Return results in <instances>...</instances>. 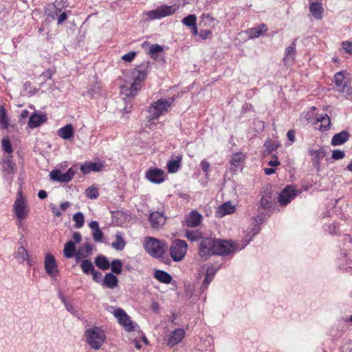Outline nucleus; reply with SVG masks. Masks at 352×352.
<instances>
[{"label":"nucleus","mask_w":352,"mask_h":352,"mask_svg":"<svg viewBox=\"0 0 352 352\" xmlns=\"http://www.w3.org/2000/svg\"><path fill=\"white\" fill-rule=\"evenodd\" d=\"M149 63L144 62L133 69L124 73V84L120 87L122 94L126 97H133L142 88V82L146 79Z\"/></svg>","instance_id":"1"},{"label":"nucleus","mask_w":352,"mask_h":352,"mask_svg":"<svg viewBox=\"0 0 352 352\" xmlns=\"http://www.w3.org/2000/svg\"><path fill=\"white\" fill-rule=\"evenodd\" d=\"M173 102V98H161L152 103L148 110L149 120L158 119L160 116L166 113Z\"/></svg>","instance_id":"2"},{"label":"nucleus","mask_w":352,"mask_h":352,"mask_svg":"<svg viewBox=\"0 0 352 352\" xmlns=\"http://www.w3.org/2000/svg\"><path fill=\"white\" fill-rule=\"evenodd\" d=\"M86 341L91 349L98 350L105 340L104 332L98 327H93L85 331Z\"/></svg>","instance_id":"3"},{"label":"nucleus","mask_w":352,"mask_h":352,"mask_svg":"<svg viewBox=\"0 0 352 352\" xmlns=\"http://www.w3.org/2000/svg\"><path fill=\"white\" fill-rule=\"evenodd\" d=\"M188 244L184 240L176 239L173 241L170 247V256L174 261H180L184 259L187 252Z\"/></svg>","instance_id":"4"},{"label":"nucleus","mask_w":352,"mask_h":352,"mask_svg":"<svg viewBox=\"0 0 352 352\" xmlns=\"http://www.w3.org/2000/svg\"><path fill=\"white\" fill-rule=\"evenodd\" d=\"M164 244L158 239L147 237L144 245L146 252L153 257H160L164 252Z\"/></svg>","instance_id":"5"},{"label":"nucleus","mask_w":352,"mask_h":352,"mask_svg":"<svg viewBox=\"0 0 352 352\" xmlns=\"http://www.w3.org/2000/svg\"><path fill=\"white\" fill-rule=\"evenodd\" d=\"M178 8L179 6L177 5H162L153 10L147 12L146 15L151 19H160L174 14Z\"/></svg>","instance_id":"6"},{"label":"nucleus","mask_w":352,"mask_h":352,"mask_svg":"<svg viewBox=\"0 0 352 352\" xmlns=\"http://www.w3.org/2000/svg\"><path fill=\"white\" fill-rule=\"evenodd\" d=\"M215 239L211 237L202 239L199 243V251L201 258L207 259L209 256L215 254Z\"/></svg>","instance_id":"7"},{"label":"nucleus","mask_w":352,"mask_h":352,"mask_svg":"<svg viewBox=\"0 0 352 352\" xmlns=\"http://www.w3.org/2000/svg\"><path fill=\"white\" fill-rule=\"evenodd\" d=\"M113 315L118 319V322L125 329L126 331H134V327L132 320L122 309L118 308L115 309L113 311Z\"/></svg>","instance_id":"8"},{"label":"nucleus","mask_w":352,"mask_h":352,"mask_svg":"<svg viewBox=\"0 0 352 352\" xmlns=\"http://www.w3.org/2000/svg\"><path fill=\"white\" fill-rule=\"evenodd\" d=\"M236 245L228 241L215 239V254L227 255L236 250Z\"/></svg>","instance_id":"9"},{"label":"nucleus","mask_w":352,"mask_h":352,"mask_svg":"<svg viewBox=\"0 0 352 352\" xmlns=\"http://www.w3.org/2000/svg\"><path fill=\"white\" fill-rule=\"evenodd\" d=\"M19 197L16 199L14 204V211L17 219L22 220L27 217L28 214V208L24 198L21 195V192H19Z\"/></svg>","instance_id":"10"},{"label":"nucleus","mask_w":352,"mask_h":352,"mask_svg":"<svg viewBox=\"0 0 352 352\" xmlns=\"http://www.w3.org/2000/svg\"><path fill=\"white\" fill-rule=\"evenodd\" d=\"M76 173V170L70 168L65 173H62L59 170H53L50 173V179L53 181L59 182H69Z\"/></svg>","instance_id":"11"},{"label":"nucleus","mask_w":352,"mask_h":352,"mask_svg":"<svg viewBox=\"0 0 352 352\" xmlns=\"http://www.w3.org/2000/svg\"><path fill=\"white\" fill-rule=\"evenodd\" d=\"M148 220L152 228L160 230L165 224L166 218L163 212L155 211L149 214Z\"/></svg>","instance_id":"12"},{"label":"nucleus","mask_w":352,"mask_h":352,"mask_svg":"<svg viewBox=\"0 0 352 352\" xmlns=\"http://www.w3.org/2000/svg\"><path fill=\"white\" fill-rule=\"evenodd\" d=\"M45 270L51 277L56 276L58 273V266L54 256L47 253L45 258Z\"/></svg>","instance_id":"13"},{"label":"nucleus","mask_w":352,"mask_h":352,"mask_svg":"<svg viewBox=\"0 0 352 352\" xmlns=\"http://www.w3.org/2000/svg\"><path fill=\"white\" fill-rule=\"evenodd\" d=\"M164 171L160 168H150L146 171V177L152 183L160 184L164 180Z\"/></svg>","instance_id":"14"},{"label":"nucleus","mask_w":352,"mask_h":352,"mask_svg":"<svg viewBox=\"0 0 352 352\" xmlns=\"http://www.w3.org/2000/svg\"><path fill=\"white\" fill-rule=\"evenodd\" d=\"M309 154L311 156L313 165L317 171L320 170V162L324 157L326 152L323 148H320L318 150L309 149Z\"/></svg>","instance_id":"15"},{"label":"nucleus","mask_w":352,"mask_h":352,"mask_svg":"<svg viewBox=\"0 0 352 352\" xmlns=\"http://www.w3.org/2000/svg\"><path fill=\"white\" fill-rule=\"evenodd\" d=\"M295 190L290 186H287L279 195L278 202L282 206L287 205L296 197Z\"/></svg>","instance_id":"16"},{"label":"nucleus","mask_w":352,"mask_h":352,"mask_svg":"<svg viewBox=\"0 0 352 352\" xmlns=\"http://www.w3.org/2000/svg\"><path fill=\"white\" fill-rule=\"evenodd\" d=\"M184 336L185 331L184 329H176L170 333L167 344L170 346H173L179 343Z\"/></svg>","instance_id":"17"},{"label":"nucleus","mask_w":352,"mask_h":352,"mask_svg":"<svg viewBox=\"0 0 352 352\" xmlns=\"http://www.w3.org/2000/svg\"><path fill=\"white\" fill-rule=\"evenodd\" d=\"M202 216L197 211L193 210L189 213L186 218V224L187 227H197L201 221Z\"/></svg>","instance_id":"18"},{"label":"nucleus","mask_w":352,"mask_h":352,"mask_svg":"<svg viewBox=\"0 0 352 352\" xmlns=\"http://www.w3.org/2000/svg\"><path fill=\"white\" fill-rule=\"evenodd\" d=\"M104 168V165L101 162H85L80 167V170L84 174H88L91 171H100Z\"/></svg>","instance_id":"19"},{"label":"nucleus","mask_w":352,"mask_h":352,"mask_svg":"<svg viewBox=\"0 0 352 352\" xmlns=\"http://www.w3.org/2000/svg\"><path fill=\"white\" fill-rule=\"evenodd\" d=\"M47 117L45 114L34 113L29 118L28 126L31 129L36 128L45 122Z\"/></svg>","instance_id":"20"},{"label":"nucleus","mask_w":352,"mask_h":352,"mask_svg":"<svg viewBox=\"0 0 352 352\" xmlns=\"http://www.w3.org/2000/svg\"><path fill=\"white\" fill-rule=\"evenodd\" d=\"M235 211V207L230 201L226 202L219 206L217 210L216 214L218 217H223L227 214L233 213Z\"/></svg>","instance_id":"21"},{"label":"nucleus","mask_w":352,"mask_h":352,"mask_svg":"<svg viewBox=\"0 0 352 352\" xmlns=\"http://www.w3.org/2000/svg\"><path fill=\"white\" fill-rule=\"evenodd\" d=\"M93 251V245L90 243H85L80 247H79L78 250L76 252V258L78 261L82 258H86L89 254L92 253Z\"/></svg>","instance_id":"22"},{"label":"nucleus","mask_w":352,"mask_h":352,"mask_svg":"<svg viewBox=\"0 0 352 352\" xmlns=\"http://www.w3.org/2000/svg\"><path fill=\"white\" fill-rule=\"evenodd\" d=\"M350 135L347 131H342L335 134L331 139V145L338 146L345 143L349 138Z\"/></svg>","instance_id":"23"},{"label":"nucleus","mask_w":352,"mask_h":352,"mask_svg":"<svg viewBox=\"0 0 352 352\" xmlns=\"http://www.w3.org/2000/svg\"><path fill=\"white\" fill-rule=\"evenodd\" d=\"M309 10L316 19L319 20L322 18L324 9L320 2L310 1Z\"/></svg>","instance_id":"24"},{"label":"nucleus","mask_w":352,"mask_h":352,"mask_svg":"<svg viewBox=\"0 0 352 352\" xmlns=\"http://www.w3.org/2000/svg\"><path fill=\"white\" fill-rule=\"evenodd\" d=\"M59 137L64 140H69L74 137V129L72 124H68L66 126L61 127L57 131Z\"/></svg>","instance_id":"25"},{"label":"nucleus","mask_w":352,"mask_h":352,"mask_svg":"<svg viewBox=\"0 0 352 352\" xmlns=\"http://www.w3.org/2000/svg\"><path fill=\"white\" fill-rule=\"evenodd\" d=\"M102 285L109 289H113L118 285V278L112 273H107L102 281Z\"/></svg>","instance_id":"26"},{"label":"nucleus","mask_w":352,"mask_h":352,"mask_svg":"<svg viewBox=\"0 0 352 352\" xmlns=\"http://www.w3.org/2000/svg\"><path fill=\"white\" fill-rule=\"evenodd\" d=\"M126 242L123 237L122 232L116 234V241L111 243L112 248L117 251H122L124 249Z\"/></svg>","instance_id":"27"},{"label":"nucleus","mask_w":352,"mask_h":352,"mask_svg":"<svg viewBox=\"0 0 352 352\" xmlns=\"http://www.w3.org/2000/svg\"><path fill=\"white\" fill-rule=\"evenodd\" d=\"M153 276L157 280L165 284L170 283L173 280L172 276L168 273L163 270H155Z\"/></svg>","instance_id":"28"},{"label":"nucleus","mask_w":352,"mask_h":352,"mask_svg":"<svg viewBox=\"0 0 352 352\" xmlns=\"http://www.w3.org/2000/svg\"><path fill=\"white\" fill-rule=\"evenodd\" d=\"M89 228L93 230V239L95 241H101L103 237V233L99 228L98 223L96 221H92L89 223Z\"/></svg>","instance_id":"29"},{"label":"nucleus","mask_w":352,"mask_h":352,"mask_svg":"<svg viewBox=\"0 0 352 352\" xmlns=\"http://www.w3.org/2000/svg\"><path fill=\"white\" fill-rule=\"evenodd\" d=\"M11 155H8L2 160V170L6 175H10L14 172L15 164L10 160Z\"/></svg>","instance_id":"30"},{"label":"nucleus","mask_w":352,"mask_h":352,"mask_svg":"<svg viewBox=\"0 0 352 352\" xmlns=\"http://www.w3.org/2000/svg\"><path fill=\"white\" fill-rule=\"evenodd\" d=\"M267 28L266 25L262 23L258 25L257 27L250 28L248 30L249 36L251 38L258 37L259 36L263 34L265 32H267Z\"/></svg>","instance_id":"31"},{"label":"nucleus","mask_w":352,"mask_h":352,"mask_svg":"<svg viewBox=\"0 0 352 352\" xmlns=\"http://www.w3.org/2000/svg\"><path fill=\"white\" fill-rule=\"evenodd\" d=\"M182 160V156L177 155L175 160H170L167 164L168 171L171 173H176L181 166Z\"/></svg>","instance_id":"32"},{"label":"nucleus","mask_w":352,"mask_h":352,"mask_svg":"<svg viewBox=\"0 0 352 352\" xmlns=\"http://www.w3.org/2000/svg\"><path fill=\"white\" fill-rule=\"evenodd\" d=\"M316 120H317V122H319L321 123V124L319 126L320 131H325L329 129L330 124H331V120H330V118L328 116L327 114L317 116Z\"/></svg>","instance_id":"33"},{"label":"nucleus","mask_w":352,"mask_h":352,"mask_svg":"<svg viewBox=\"0 0 352 352\" xmlns=\"http://www.w3.org/2000/svg\"><path fill=\"white\" fill-rule=\"evenodd\" d=\"M215 272L216 270L214 267H210L207 269L205 278L200 288V289L202 292L207 289L208 285L210 284V283L212 281Z\"/></svg>","instance_id":"34"},{"label":"nucleus","mask_w":352,"mask_h":352,"mask_svg":"<svg viewBox=\"0 0 352 352\" xmlns=\"http://www.w3.org/2000/svg\"><path fill=\"white\" fill-rule=\"evenodd\" d=\"M76 245L72 241H67L65 244L63 253L64 256L66 258H72L74 256H76Z\"/></svg>","instance_id":"35"},{"label":"nucleus","mask_w":352,"mask_h":352,"mask_svg":"<svg viewBox=\"0 0 352 352\" xmlns=\"http://www.w3.org/2000/svg\"><path fill=\"white\" fill-rule=\"evenodd\" d=\"M95 263L100 269L102 270H108L110 267V263L107 258L102 255L98 256L95 258Z\"/></svg>","instance_id":"36"},{"label":"nucleus","mask_w":352,"mask_h":352,"mask_svg":"<svg viewBox=\"0 0 352 352\" xmlns=\"http://www.w3.org/2000/svg\"><path fill=\"white\" fill-rule=\"evenodd\" d=\"M334 82L337 87L342 88V91H344L346 82L344 81V78L342 72H338L335 74Z\"/></svg>","instance_id":"37"},{"label":"nucleus","mask_w":352,"mask_h":352,"mask_svg":"<svg viewBox=\"0 0 352 352\" xmlns=\"http://www.w3.org/2000/svg\"><path fill=\"white\" fill-rule=\"evenodd\" d=\"M296 55V49H295V43H293L291 46H289L286 50L285 54V58L283 60L286 63L288 60H293L294 59Z\"/></svg>","instance_id":"38"},{"label":"nucleus","mask_w":352,"mask_h":352,"mask_svg":"<svg viewBox=\"0 0 352 352\" xmlns=\"http://www.w3.org/2000/svg\"><path fill=\"white\" fill-rule=\"evenodd\" d=\"M80 267L86 274H91L95 270L94 265L89 260H83L80 263Z\"/></svg>","instance_id":"39"},{"label":"nucleus","mask_w":352,"mask_h":352,"mask_svg":"<svg viewBox=\"0 0 352 352\" xmlns=\"http://www.w3.org/2000/svg\"><path fill=\"white\" fill-rule=\"evenodd\" d=\"M0 126L2 129H7L8 126V119L3 106H0Z\"/></svg>","instance_id":"40"},{"label":"nucleus","mask_w":352,"mask_h":352,"mask_svg":"<svg viewBox=\"0 0 352 352\" xmlns=\"http://www.w3.org/2000/svg\"><path fill=\"white\" fill-rule=\"evenodd\" d=\"M185 236L192 241H198L199 239L202 238L201 232L196 230H186L185 233Z\"/></svg>","instance_id":"41"},{"label":"nucleus","mask_w":352,"mask_h":352,"mask_svg":"<svg viewBox=\"0 0 352 352\" xmlns=\"http://www.w3.org/2000/svg\"><path fill=\"white\" fill-rule=\"evenodd\" d=\"M73 220L75 222V226L76 228H80L83 226L85 222L84 215L82 212H78L74 214Z\"/></svg>","instance_id":"42"},{"label":"nucleus","mask_w":352,"mask_h":352,"mask_svg":"<svg viewBox=\"0 0 352 352\" xmlns=\"http://www.w3.org/2000/svg\"><path fill=\"white\" fill-rule=\"evenodd\" d=\"M245 156L242 153H234L232 156L231 164L235 167H238L240 164L244 160Z\"/></svg>","instance_id":"43"},{"label":"nucleus","mask_w":352,"mask_h":352,"mask_svg":"<svg viewBox=\"0 0 352 352\" xmlns=\"http://www.w3.org/2000/svg\"><path fill=\"white\" fill-rule=\"evenodd\" d=\"M111 271L116 274H120L122 272V263L120 260L115 259L110 265Z\"/></svg>","instance_id":"44"},{"label":"nucleus","mask_w":352,"mask_h":352,"mask_svg":"<svg viewBox=\"0 0 352 352\" xmlns=\"http://www.w3.org/2000/svg\"><path fill=\"white\" fill-rule=\"evenodd\" d=\"M2 148L8 154H12L13 149L8 138H4L1 141Z\"/></svg>","instance_id":"45"},{"label":"nucleus","mask_w":352,"mask_h":352,"mask_svg":"<svg viewBox=\"0 0 352 352\" xmlns=\"http://www.w3.org/2000/svg\"><path fill=\"white\" fill-rule=\"evenodd\" d=\"M196 20L197 17L195 14H189L183 19L182 23L188 27H191L196 23Z\"/></svg>","instance_id":"46"},{"label":"nucleus","mask_w":352,"mask_h":352,"mask_svg":"<svg viewBox=\"0 0 352 352\" xmlns=\"http://www.w3.org/2000/svg\"><path fill=\"white\" fill-rule=\"evenodd\" d=\"M271 196L268 195H265L263 196L261 200V206L263 208H270L272 206V202L271 201Z\"/></svg>","instance_id":"47"},{"label":"nucleus","mask_w":352,"mask_h":352,"mask_svg":"<svg viewBox=\"0 0 352 352\" xmlns=\"http://www.w3.org/2000/svg\"><path fill=\"white\" fill-rule=\"evenodd\" d=\"M86 195L91 199H96L98 197V188L96 187H89L86 190Z\"/></svg>","instance_id":"48"},{"label":"nucleus","mask_w":352,"mask_h":352,"mask_svg":"<svg viewBox=\"0 0 352 352\" xmlns=\"http://www.w3.org/2000/svg\"><path fill=\"white\" fill-rule=\"evenodd\" d=\"M17 255L22 260V261L28 260L29 255L28 251L23 246H21L18 248Z\"/></svg>","instance_id":"49"},{"label":"nucleus","mask_w":352,"mask_h":352,"mask_svg":"<svg viewBox=\"0 0 352 352\" xmlns=\"http://www.w3.org/2000/svg\"><path fill=\"white\" fill-rule=\"evenodd\" d=\"M162 50H163V49L160 45H159L157 44L152 45L150 47L149 54L151 56H153L155 54H157L158 53L162 52Z\"/></svg>","instance_id":"50"},{"label":"nucleus","mask_w":352,"mask_h":352,"mask_svg":"<svg viewBox=\"0 0 352 352\" xmlns=\"http://www.w3.org/2000/svg\"><path fill=\"white\" fill-rule=\"evenodd\" d=\"M264 146H265L266 151H267L268 153H270L272 151H275L278 147L277 145H276L275 144L272 143L270 141L266 142L265 143Z\"/></svg>","instance_id":"51"},{"label":"nucleus","mask_w":352,"mask_h":352,"mask_svg":"<svg viewBox=\"0 0 352 352\" xmlns=\"http://www.w3.org/2000/svg\"><path fill=\"white\" fill-rule=\"evenodd\" d=\"M342 48L348 54H352V42L344 41L342 43Z\"/></svg>","instance_id":"52"},{"label":"nucleus","mask_w":352,"mask_h":352,"mask_svg":"<svg viewBox=\"0 0 352 352\" xmlns=\"http://www.w3.org/2000/svg\"><path fill=\"white\" fill-rule=\"evenodd\" d=\"M344 153L340 150H334L332 153V158L334 160H341L344 158Z\"/></svg>","instance_id":"53"},{"label":"nucleus","mask_w":352,"mask_h":352,"mask_svg":"<svg viewBox=\"0 0 352 352\" xmlns=\"http://www.w3.org/2000/svg\"><path fill=\"white\" fill-rule=\"evenodd\" d=\"M136 53L135 52H130L124 56H122V59L126 62H131L135 56Z\"/></svg>","instance_id":"54"},{"label":"nucleus","mask_w":352,"mask_h":352,"mask_svg":"<svg viewBox=\"0 0 352 352\" xmlns=\"http://www.w3.org/2000/svg\"><path fill=\"white\" fill-rule=\"evenodd\" d=\"M200 166H201V168L203 170V171L206 174H208L210 167V163L208 161H206V160H203L201 162Z\"/></svg>","instance_id":"55"},{"label":"nucleus","mask_w":352,"mask_h":352,"mask_svg":"<svg viewBox=\"0 0 352 352\" xmlns=\"http://www.w3.org/2000/svg\"><path fill=\"white\" fill-rule=\"evenodd\" d=\"M61 299H62V301L64 302L67 310L68 311L71 312L72 314H73L74 315H75L76 311H75L73 306L69 302H67L63 296L61 297Z\"/></svg>","instance_id":"56"},{"label":"nucleus","mask_w":352,"mask_h":352,"mask_svg":"<svg viewBox=\"0 0 352 352\" xmlns=\"http://www.w3.org/2000/svg\"><path fill=\"white\" fill-rule=\"evenodd\" d=\"M91 274L93 276V279L95 281H96V282L100 281L102 274L100 272L94 270Z\"/></svg>","instance_id":"57"},{"label":"nucleus","mask_w":352,"mask_h":352,"mask_svg":"<svg viewBox=\"0 0 352 352\" xmlns=\"http://www.w3.org/2000/svg\"><path fill=\"white\" fill-rule=\"evenodd\" d=\"M211 34V31L210 30H201L199 33V36L205 40L206 39L209 35Z\"/></svg>","instance_id":"58"},{"label":"nucleus","mask_w":352,"mask_h":352,"mask_svg":"<svg viewBox=\"0 0 352 352\" xmlns=\"http://www.w3.org/2000/svg\"><path fill=\"white\" fill-rule=\"evenodd\" d=\"M67 18V14L66 12L61 13L58 17V24H61L63 23Z\"/></svg>","instance_id":"59"},{"label":"nucleus","mask_w":352,"mask_h":352,"mask_svg":"<svg viewBox=\"0 0 352 352\" xmlns=\"http://www.w3.org/2000/svg\"><path fill=\"white\" fill-rule=\"evenodd\" d=\"M287 138L289 139V141H291L292 142H294V140H295V132H294V131H293V130L288 131V132L287 133Z\"/></svg>","instance_id":"60"},{"label":"nucleus","mask_w":352,"mask_h":352,"mask_svg":"<svg viewBox=\"0 0 352 352\" xmlns=\"http://www.w3.org/2000/svg\"><path fill=\"white\" fill-rule=\"evenodd\" d=\"M274 160H270L268 163V164L272 167L277 166L280 164V162L278 160L277 157L274 156Z\"/></svg>","instance_id":"61"},{"label":"nucleus","mask_w":352,"mask_h":352,"mask_svg":"<svg viewBox=\"0 0 352 352\" xmlns=\"http://www.w3.org/2000/svg\"><path fill=\"white\" fill-rule=\"evenodd\" d=\"M151 308L155 312L158 311L159 309H160L159 303L157 302H156V301L152 302L151 305Z\"/></svg>","instance_id":"62"},{"label":"nucleus","mask_w":352,"mask_h":352,"mask_svg":"<svg viewBox=\"0 0 352 352\" xmlns=\"http://www.w3.org/2000/svg\"><path fill=\"white\" fill-rule=\"evenodd\" d=\"M73 239L76 243H80L81 241V235L79 232H74L73 234Z\"/></svg>","instance_id":"63"},{"label":"nucleus","mask_w":352,"mask_h":352,"mask_svg":"<svg viewBox=\"0 0 352 352\" xmlns=\"http://www.w3.org/2000/svg\"><path fill=\"white\" fill-rule=\"evenodd\" d=\"M52 211L54 214L55 216H56V217L61 216L60 211L55 206H52Z\"/></svg>","instance_id":"64"}]
</instances>
